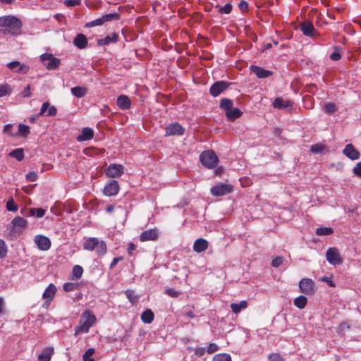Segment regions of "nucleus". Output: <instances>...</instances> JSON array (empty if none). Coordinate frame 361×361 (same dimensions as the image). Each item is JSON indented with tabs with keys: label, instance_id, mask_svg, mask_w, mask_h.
<instances>
[{
	"label": "nucleus",
	"instance_id": "f257e3e1",
	"mask_svg": "<svg viewBox=\"0 0 361 361\" xmlns=\"http://www.w3.org/2000/svg\"><path fill=\"white\" fill-rule=\"evenodd\" d=\"M22 25V21L14 16L8 15L0 17V27H6L3 30V33L5 35H19Z\"/></svg>",
	"mask_w": 361,
	"mask_h": 361
},
{
	"label": "nucleus",
	"instance_id": "f03ea898",
	"mask_svg": "<svg viewBox=\"0 0 361 361\" xmlns=\"http://www.w3.org/2000/svg\"><path fill=\"white\" fill-rule=\"evenodd\" d=\"M95 322L96 317L91 311H84L80 316V325L75 327V336H77L80 334L88 333Z\"/></svg>",
	"mask_w": 361,
	"mask_h": 361
},
{
	"label": "nucleus",
	"instance_id": "7ed1b4c3",
	"mask_svg": "<svg viewBox=\"0 0 361 361\" xmlns=\"http://www.w3.org/2000/svg\"><path fill=\"white\" fill-rule=\"evenodd\" d=\"M200 161L207 168L214 169L219 163V158L214 151L207 150L201 153Z\"/></svg>",
	"mask_w": 361,
	"mask_h": 361
},
{
	"label": "nucleus",
	"instance_id": "20e7f679",
	"mask_svg": "<svg viewBox=\"0 0 361 361\" xmlns=\"http://www.w3.org/2000/svg\"><path fill=\"white\" fill-rule=\"evenodd\" d=\"M40 60L48 70H54L59 67L61 60L53 56L52 54L44 53L40 56Z\"/></svg>",
	"mask_w": 361,
	"mask_h": 361
},
{
	"label": "nucleus",
	"instance_id": "39448f33",
	"mask_svg": "<svg viewBox=\"0 0 361 361\" xmlns=\"http://www.w3.org/2000/svg\"><path fill=\"white\" fill-rule=\"evenodd\" d=\"M27 221L19 216H16L11 222V232L20 235L27 227Z\"/></svg>",
	"mask_w": 361,
	"mask_h": 361
},
{
	"label": "nucleus",
	"instance_id": "423d86ee",
	"mask_svg": "<svg viewBox=\"0 0 361 361\" xmlns=\"http://www.w3.org/2000/svg\"><path fill=\"white\" fill-rule=\"evenodd\" d=\"M326 257L328 262L334 266L343 263V259L341 257L340 252L336 247H329L326 252Z\"/></svg>",
	"mask_w": 361,
	"mask_h": 361
},
{
	"label": "nucleus",
	"instance_id": "0eeeda50",
	"mask_svg": "<svg viewBox=\"0 0 361 361\" xmlns=\"http://www.w3.org/2000/svg\"><path fill=\"white\" fill-rule=\"evenodd\" d=\"M232 186L225 183H219L213 186L210 192L214 196H223L230 193L232 191Z\"/></svg>",
	"mask_w": 361,
	"mask_h": 361
},
{
	"label": "nucleus",
	"instance_id": "6e6552de",
	"mask_svg": "<svg viewBox=\"0 0 361 361\" xmlns=\"http://www.w3.org/2000/svg\"><path fill=\"white\" fill-rule=\"evenodd\" d=\"M165 136H180L183 135L185 129L178 123L174 122L168 125L165 128Z\"/></svg>",
	"mask_w": 361,
	"mask_h": 361
},
{
	"label": "nucleus",
	"instance_id": "1a4fd4ad",
	"mask_svg": "<svg viewBox=\"0 0 361 361\" xmlns=\"http://www.w3.org/2000/svg\"><path fill=\"white\" fill-rule=\"evenodd\" d=\"M230 83L224 80L215 82L209 89V93L214 97H218L229 87Z\"/></svg>",
	"mask_w": 361,
	"mask_h": 361
},
{
	"label": "nucleus",
	"instance_id": "9d476101",
	"mask_svg": "<svg viewBox=\"0 0 361 361\" xmlns=\"http://www.w3.org/2000/svg\"><path fill=\"white\" fill-rule=\"evenodd\" d=\"M34 242L37 245L39 250L47 251L51 247L50 239L43 235H37L34 238Z\"/></svg>",
	"mask_w": 361,
	"mask_h": 361
},
{
	"label": "nucleus",
	"instance_id": "9b49d317",
	"mask_svg": "<svg viewBox=\"0 0 361 361\" xmlns=\"http://www.w3.org/2000/svg\"><path fill=\"white\" fill-rule=\"evenodd\" d=\"M300 290L306 295H312L314 293V283L310 279H302L299 282Z\"/></svg>",
	"mask_w": 361,
	"mask_h": 361
},
{
	"label": "nucleus",
	"instance_id": "f8f14e48",
	"mask_svg": "<svg viewBox=\"0 0 361 361\" xmlns=\"http://www.w3.org/2000/svg\"><path fill=\"white\" fill-rule=\"evenodd\" d=\"M124 173V167L121 164H111L106 174L111 178H119Z\"/></svg>",
	"mask_w": 361,
	"mask_h": 361
},
{
	"label": "nucleus",
	"instance_id": "ddd939ff",
	"mask_svg": "<svg viewBox=\"0 0 361 361\" xmlns=\"http://www.w3.org/2000/svg\"><path fill=\"white\" fill-rule=\"evenodd\" d=\"M119 190V185L116 180H110L104 186L103 192L106 196L116 195Z\"/></svg>",
	"mask_w": 361,
	"mask_h": 361
},
{
	"label": "nucleus",
	"instance_id": "4468645a",
	"mask_svg": "<svg viewBox=\"0 0 361 361\" xmlns=\"http://www.w3.org/2000/svg\"><path fill=\"white\" fill-rule=\"evenodd\" d=\"M6 66L13 71H16L18 73L26 74L28 73L30 68L28 66L21 64L20 61H14L9 62L6 64Z\"/></svg>",
	"mask_w": 361,
	"mask_h": 361
},
{
	"label": "nucleus",
	"instance_id": "2eb2a0df",
	"mask_svg": "<svg viewBox=\"0 0 361 361\" xmlns=\"http://www.w3.org/2000/svg\"><path fill=\"white\" fill-rule=\"evenodd\" d=\"M250 69L258 78L260 79L267 78L273 75V72L271 71L266 70L257 66L252 65L250 67Z\"/></svg>",
	"mask_w": 361,
	"mask_h": 361
},
{
	"label": "nucleus",
	"instance_id": "dca6fc26",
	"mask_svg": "<svg viewBox=\"0 0 361 361\" xmlns=\"http://www.w3.org/2000/svg\"><path fill=\"white\" fill-rule=\"evenodd\" d=\"M343 153L351 160H357L360 157V152L352 144L346 145L343 150Z\"/></svg>",
	"mask_w": 361,
	"mask_h": 361
},
{
	"label": "nucleus",
	"instance_id": "f3484780",
	"mask_svg": "<svg viewBox=\"0 0 361 361\" xmlns=\"http://www.w3.org/2000/svg\"><path fill=\"white\" fill-rule=\"evenodd\" d=\"M158 237V233L156 228L149 229L143 231L140 235L141 242L148 240H155Z\"/></svg>",
	"mask_w": 361,
	"mask_h": 361
},
{
	"label": "nucleus",
	"instance_id": "a211bd4d",
	"mask_svg": "<svg viewBox=\"0 0 361 361\" xmlns=\"http://www.w3.org/2000/svg\"><path fill=\"white\" fill-rule=\"evenodd\" d=\"M300 30L303 35L308 37H312L315 32L314 27L310 21H304L300 23Z\"/></svg>",
	"mask_w": 361,
	"mask_h": 361
},
{
	"label": "nucleus",
	"instance_id": "6ab92c4d",
	"mask_svg": "<svg viewBox=\"0 0 361 361\" xmlns=\"http://www.w3.org/2000/svg\"><path fill=\"white\" fill-rule=\"evenodd\" d=\"M73 44L80 49H85L87 45V39L86 36L83 34H78L74 39Z\"/></svg>",
	"mask_w": 361,
	"mask_h": 361
},
{
	"label": "nucleus",
	"instance_id": "aec40b11",
	"mask_svg": "<svg viewBox=\"0 0 361 361\" xmlns=\"http://www.w3.org/2000/svg\"><path fill=\"white\" fill-rule=\"evenodd\" d=\"M117 106L122 110L129 109L131 106V102L129 97L126 95H120L117 98Z\"/></svg>",
	"mask_w": 361,
	"mask_h": 361
},
{
	"label": "nucleus",
	"instance_id": "412c9836",
	"mask_svg": "<svg viewBox=\"0 0 361 361\" xmlns=\"http://www.w3.org/2000/svg\"><path fill=\"white\" fill-rule=\"evenodd\" d=\"M93 136V130L90 128L85 127L82 129L81 134H80L76 139L78 142H82L91 140Z\"/></svg>",
	"mask_w": 361,
	"mask_h": 361
},
{
	"label": "nucleus",
	"instance_id": "4be33fe9",
	"mask_svg": "<svg viewBox=\"0 0 361 361\" xmlns=\"http://www.w3.org/2000/svg\"><path fill=\"white\" fill-rule=\"evenodd\" d=\"M118 35L116 33L114 32L103 39H97V45L99 46H105L109 44L110 43L116 42L118 41Z\"/></svg>",
	"mask_w": 361,
	"mask_h": 361
},
{
	"label": "nucleus",
	"instance_id": "5701e85b",
	"mask_svg": "<svg viewBox=\"0 0 361 361\" xmlns=\"http://www.w3.org/2000/svg\"><path fill=\"white\" fill-rule=\"evenodd\" d=\"M208 247V242L204 238H198L193 244V250L197 252L204 251Z\"/></svg>",
	"mask_w": 361,
	"mask_h": 361
},
{
	"label": "nucleus",
	"instance_id": "b1692460",
	"mask_svg": "<svg viewBox=\"0 0 361 361\" xmlns=\"http://www.w3.org/2000/svg\"><path fill=\"white\" fill-rule=\"evenodd\" d=\"M56 292V288L54 284L50 283L42 295V298L44 299H47L49 300H52Z\"/></svg>",
	"mask_w": 361,
	"mask_h": 361
},
{
	"label": "nucleus",
	"instance_id": "393cba45",
	"mask_svg": "<svg viewBox=\"0 0 361 361\" xmlns=\"http://www.w3.org/2000/svg\"><path fill=\"white\" fill-rule=\"evenodd\" d=\"M154 318V312L150 309H147L141 314V319L145 324H151Z\"/></svg>",
	"mask_w": 361,
	"mask_h": 361
},
{
	"label": "nucleus",
	"instance_id": "a878e982",
	"mask_svg": "<svg viewBox=\"0 0 361 361\" xmlns=\"http://www.w3.org/2000/svg\"><path fill=\"white\" fill-rule=\"evenodd\" d=\"M71 93L77 98H82L85 97L87 93V89L85 87L77 86L72 87Z\"/></svg>",
	"mask_w": 361,
	"mask_h": 361
},
{
	"label": "nucleus",
	"instance_id": "bb28decb",
	"mask_svg": "<svg viewBox=\"0 0 361 361\" xmlns=\"http://www.w3.org/2000/svg\"><path fill=\"white\" fill-rule=\"evenodd\" d=\"M290 106H291V102L290 101H285L283 99H281V97L276 98L273 103V106L274 108L279 109H285V108L289 107Z\"/></svg>",
	"mask_w": 361,
	"mask_h": 361
},
{
	"label": "nucleus",
	"instance_id": "cd10ccee",
	"mask_svg": "<svg viewBox=\"0 0 361 361\" xmlns=\"http://www.w3.org/2000/svg\"><path fill=\"white\" fill-rule=\"evenodd\" d=\"M53 353H54L53 348H47L44 349L38 355V360L39 361H49Z\"/></svg>",
	"mask_w": 361,
	"mask_h": 361
},
{
	"label": "nucleus",
	"instance_id": "c85d7f7f",
	"mask_svg": "<svg viewBox=\"0 0 361 361\" xmlns=\"http://www.w3.org/2000/svg\"><path fill=\"white\" fill-rule=\"evenodd\" d=\"M99 239L97 238H90L83 244V248L87 250H94L97 243H98Z\"/></svg>",
	"mask_w": 361,
	"mask_h": 361
},
{
	"label": "nucleus",
	"instance_id": "c756f323",
	"mask_svg": "<svg viewBox=\"0 0 361 361\" xmlns=\"http://www.w3.org/2000/svg\"><path fill=\"white\" fill-rule=\"evenodd\" d=\"M242 111L238 108H232L226 114V117L230 121H234L242 115Z\"/></svg>",
	"mask_w": 361,
	"mask_h": 361
},
{
	"label": "nucleus",
	"instance_id": "7c9ffc66",
	"mask_svg": "<svg viewBox=\"0 0 361 361\" xmlns=\"http://www.w3.org/2000/svg\"><path fill=\"white\" fill-rule=\"evenodd\" d=\"M233 101L230 99L223 98L220 101V107L226 111V114L233 108Z\"/></svg>",
	"mask_w": 361,
	"mask_h": 361
},
{
	"label": "nucleus",
	"instance_id": "2f4dec72",
	"mask_svg": "<svg viewBox=\"0 0 361 361\" xmlns=\"http://www.w3.org/2000/svg\"><path fill=\"white\" fill-rule=\"evenodd\" d=\"M102 20L103 24L106 22H112L114 20H118L120 18V14L118 13H111L108 14L103 15L101 17Z\"/></svg>",
	"mask_w": 361,
	"mask_h": 361
},
{
	"label": "nucleus",
	"instance_id": "473e14b6",
	"mask_svg": "<svg viewBox=\"0 0 361 361\" xmlns=\"http://www.w3.org/2000/svg\"><path fill=\"white\" fill-rule=\"evenodd\" d=\"M247 307L246 300H242L240 303H231V307L235 314L239 313L242 309H245Z\"/></svg>",
	"mask_w": 361,
	"mask_h": 361
},
{
	"label": "nucleus",
	"instance_id": "72a5a7b5",
	"mask_svg": "<svg viewBox=\"0 0 361 361\" xmlns=\"http://www.w3.org/2000/svg\"><path fill=\"white\" fill-rule=\"evenodd\" d=\"M45 214V210L42 208H31L29 209V213L25 214L27 216H36L37 218H42Z\"/></svg>",
	"mask_w": 361,
	"mask_h": 361
},
{
	"label": "nucleus",
	"instance_id": "f704fd0d",
	"mask_svg": "<svg viewBox=\"0 0 361 361\" xmlns=\"http://www.w3.org/2000/svg\"><path fill=\"white\" fill-rule=\"evenodd\" d=\"M307 300L304 295H300L295 298L293 303L299 309H303L307 305Z\"/></svg>",
	"mask_w": 361,
	"mask_h": 361
},
{
	"label": "nucleus",
	"instance_id": "c9c22d12",
	"mask_svg": "<svg viewBox=\"0 0 361 361\" xmlns=\"http://www.w3.org/2000/svg\"><path fill=\"white\" fill-rule=\"evenodd\" d=\"M310 151L314 154H322L324 152H328V149L326 145L318 143L312 145L310 147Z\"/></svg>",
	"mask_w": 361,
	"mask_h": 361
},
{
	"label": "nucleus",
	"instance_id": "e433bc0d",
	"mask_svg": "<svg viewBox=\"0 0 361 361\" xmlns=\"http://www.w3.org/2000/svg\"><path fill=\"white\" fill-rule=\"evenodd\" d=\"M94 250L96 251L98 255H103L106 252V245L104 241L98 240V243H97Z\"/></svg>",
	"mask_w": 361,
	"mask_h": 361
},
{
	"label": "nucleus",
	"instance_id": "4c0bfd02",
	"mask_svg": "<svg viewBox=\"0 0 361 361\" xmlns=\"http://www.w3.org/2000/svg\"><path fill=\"white\" fill-rule=\"evenodd\" d=\"M9 156L18 161H22L24 159L23 149L22 148L16 149L9 153Z\"/></svg>",
	"mask_w": 361,
	"mask_h": 361
},
{
	"label": "nucleus",
	"instance_id": "58836bf2",
	"mask_svg": "<svg viewBox=\"0 0 361 361\" xmlns=\"http://www.w3.org/2000/svg\"><path fill=\"white\" fill-rule=\"evenodd\" d=\"M82 273V267L80 265H75L72 271V279L75 280H78L79 279L81 278Z\"/></svg>",
	"mask_w": 361,
	"mask_h": 361
},
{
	"label": "nucleus",
	"instance_id": "ea45409f",
	"mask_svg": "<svg viewBox=\"0 0 361 361\" xmlns=\"http://www.w3.org/2000/svg\"><path fill=\"white\" fill-rule=\"evenodd\" d=\"M317 235H329L333 233V229L330 227L317 228L315 231Z\"/></svg>",
	"mask_w": 361,
	"mask_h": 361
},
{
	"label": "nucleus",
	"instance_id": "a19ab883",
	"mask_svg": "<svg viewBox=\"0 0 361 361\" xmlns=\"http://www.w3.org/2000/svg\"><path fill=\"white\" fill-rule=\"evenodd\" d=\"M6 209L8 211L15 212L18 209V204L14 202L13 198L10 197L6 202Z\"/></svg>",
	"mask_w": 361,
	"mask_h": 361
},
{
	"label": "nucleus",
	"instance_id": "79ce46f5",
	"mask_svg": "<svg viewBox=\"0 0 361 361\" xmlns=\"http://www.w3.org/2000/svg\"><path fill=\"white\" fill-rule=\"evenodd\" d=\"M212 361H232L231 357L227 353H220L215 355Z\"/></svg>",
	"mask_w": 361,
	"mask_h": 361
},
{
	"label": "nucleus",
	"instance_id": "37998d69",
	"mask_svg": "<svg viewBox=\"0 0 361 361\" xmlns=\"http://www.w3.org/2000/svg\"><path fill=\"white\" fill-rule=\"evenodd\" d=\"M12 90L11 87L7 85H0V97L8 96L11 94Z\"/></svg>",
	"mask_w": 361,
	"mask_h": 361
},
{
	"label": "nucleus",
	"instance_id": "c03bdc74",
	"mask_svg": "<svg viewBox=\"0 0 361 361\" xmlns=\"http://www.w3.org/2000/svg\"><path fill=\"white\" fill-rule=\"evenodd\" d=\"M18 133L21 135L23 137H26L28 134L30 133V128L29 126L24 125V124H20L18 126Z\"/></svg>",
	"mask_w": 361,
	"mask_h": 361
},
{
	"label": "nucleus",
	"instance_id": "a18cd8bd",
	"mask_svg": "<svg viewBox=\"0 0 361 361\" xmlns=\"http://www.w3.org/2000/svg\"><path fill=\"white\" fill-rule=\"evenodd\" d=\"M95 350L94 348H88L82 356L83 361H94L92 356L94 355Z\"/></svg>",
	"mask_w": 361,
	"mask_h": 361
},
{
	"label": "nucleus",
	"instance_id": "49530a36",
	"mask_svg": "<svg viewBox=\"0 0 361 361\" xmlns=\"http://www.w3.org/2000/svg\"><path fill=\"white\" fill-rule=\"evenodd\" d=\"M103 25L102 20L100 18H97L96 20H94L92 21L88 22L85 23V27L87 28L92 27L94 26H101Z\"/></svg>",
	"mask_w": 361,
	"mask_h": 361
},
{
	"label": "nucleus",
	"instance_id": "de8ad7c7",
	"mask_svg": "<svg viewBox=\"0 0 361 361\" xmlns=\"http://www.w3.org/2000/svg\"><path fill=\"white\" fill-rule=\"evenodd\" d=\"M78 287V283H71V282L65 283L63 286V290L66 292L74 290Z\"/></svg>",
	"mask_w": 361,
	"mask_h": 361
},
{
	"label": "nucleus",
	"instance_id": "09e8293b",
	"mask_svg": "<svg viewBox=\"0 0 361 361\" xmlns=\"http://www.w3.org/2000/svg\"><path fill=\"white\" fill-rule=\"evenodd\" d=\"M7 247L6 243L0 239V258H4L7 255Z\"/></svg>",
	"mask_w": 361,
	"mask_h": 361
},
{
	"label": "nucleus",
	"instance_id": "8fccbe9b",
	"mask_svg": "<svg viewBox=\"0 0 361 361\" xmlns=\"http://www.w3.org/2000/svg\"><path fill=\"white\" fill-rule=\"evenodd\" d=\"M232 8V5L230 3H228L224 6L219 7V13L221 14H228L231 12Z\"/></svg>",
	"mask_w": 361,
	"mask_h": 361
},
{
	"label": "nucleus",
	"instance_id": "3c124183",
	"mask_svg": "<svg viewBox=\"0 0 361 361\" xmlns=\"http://www.w3.org/2000/svg\"><path fill=\"white\" fill-rule=\"evenodd\" d=\"M126 295L131 302H135L137 300V297L135 295V293L132 290H127L126 291Z\"/></svg>",
	"mask_w": 361,
	"mask_h": 361
},
{
	"label": "nucleus",
	"instance_id": "603ef678",
	"mask_svg": "<svg viewBox=\"0 0 361 361\" xmlns=\"http://www.w3.org/2000/svg\"><path fill=\"white\" fill-rule=\"evenodd\" d=\"M324 109H325L326 113L332 114V113L336 111V105L334 103L329 102V103H326L324 105Z\"/></svg>",
	"mask_w": 361,
	"mask_h": 361
},
{
	"label": "nucleus",
	"instance_id": "864d4df0",
	"mask_svg": "<svg viewBox=\"0 0 361 361\" xmlns=\"http://www.w3.org/2000/svg\"><path fill=\"white\" fill-rule=\"evenodd\" d=\"M38 176L35 171H30L26 174V180L28 181L34 182L37 180Z\"/></svg>",
	"mask_w": 361,
	"mask_h": 361
},
{
	"label": "nucleus",
	"instance_id": "5fc2aeb1",
	"mask_svg": "<svg viewBox=\"0 0 361 361\" xmlns=\"http://www.w3.org/2000/svg\"><path fill=\"white\" fill-rule=\"evenodd\" d=\"M165 293L172 298H178L180 294V292L174 290L173 288H167L165 290Z\"/></svg>",
	"mask_w": 361,
	"mask_h": 361
},
{
	"label": "nucleus",
	"instance_id": "6e6d98bb",
	"mask_svg": "<svg viewBox=\"0 0 361 361\" xmlns=\"http://www.w3.org/2000/svg\"><path fill=\"white\" fill-rule=\"evenodd\" d=\"M283 262V257H276V258H274L272 260L271 264L274 267L277 268L282 264Z\"/></svg>",
	"mask_w": 361,
	"mask_h": 361
},
{
	"label": "nucleus",
	"instance_id": "4d7b16f0",
	"mask_svg": "<svg viewBox=\"0 0 361 361\" xmlns=\"http://www.w3.org/2000/svg\"><path fill=\"white\" fill-rule=\"evenodd\" d=\"M49 107V103L48 102H44L41 106L40 111L38 114V116H45V112L48 110Z\"/></svg>",
	"mask_w": 361,
	"mask_h": 361
},
{
	"label": "nucleus",
	"instance_id": "13d9d810",
	"mask_svg": "<svg viewBox=\"0 0 361 361\" xmlns=\"http://www.w3.org/2000/svg\"><path fill=\"white\" fill-rule=\"evenodd\" d=\"M80 0H65L64 1V4L68 7H72L77 5H80Z\"/></svg>",
	"mask_w": 361,
	"mask_h": 361
},
{
	"label": "nucleus",
	"instance_id": "bf43d9fd",
	"mask_svg": "<svg viewBox=\"0 0 361 361\" xmlns=\"http://www.w3.org/2000/svg\"><path fill=\"white\" fill-rule=\"evenodd\" d=\"M269 361H283V359L279 354L272 353L269 356Z\"/></svg>",
	"mask_w": 361,
	"mask_h": 361
},
{
	"label": "nucleus",
	"instance_id": "052dcab7",
	"mask_svg": "<svg viewBox=\"0 0 361 361\" xmlns=\"http://www.w3.org/2000/svg\"><path fill=\"white\" fill-rule=\"evenodd\" d=\"M57 114V109L54 106H50L48 108V111L45 116H54Z\"/></svg>",
	"mask_w": 361,
	"mask_h": 361
},
{
	"label": "nucleus",
	"instance_id": "680f3d73",
	"mask_svg": "<svg viewBox=\"0 0 361 361\" xmlns=\"http://www.w3.org/2000/svg\"><path fill=\"white\" fill-rule=\"evenodd\" d=\"M219 350V346L216 343H210L207 347V353L212 354Z\"/></svg>",
	"mask_w": 361,
	"mask_h": 361
},
{
	"label": "nucleus",
	"instance_id": "e2e57ef3",
	"mask_svg": "<svg viewBox=\"0 0 361 361\" xmlns=\"http://www.w3.org/2000/svg\"><path fill=\"white\" fill-rule=\"evenodd\" d=\"M31 96L30 92V85H27L22 92V97H29Z\"/></svg>",
	"mask_w": 361,
	"mask_h": 361
},
{
	"label": "nucleus",
	"instance_id": "0e129e2a",
	"mask_svg": "<svg viewBox=\"0 0 361 361\" xmlns=\"http://www.w3.org/2000/svg\"><path fill=\"white\" fill-rule=\"evenodd\" d=\"M353 173L357 176H361V162H358L353 169Z\"/></svg>",
	"mask_w": 361,
	"mask_h": 361
},
{
	"label": "nucleus",
	"instance_id": "69168bd1",
	"mask_svg": "<svg viewBox=\"0 0 361 361\" xmlns=\"http://www.w3.org/2000/svg\"><path fill=\"white\" fill-rule=\"evenodd\" d=\"M12 128H13V125L12 124H6L4 127L3 132L4 133L8 134V135H13V133L11 132Z\"/></svg>",
	"mask_w": 361,
	"mask_h": 361
},
{
	"label": "nucleus",
	"instance_id": "338daca9",
	"mask_svg": "<svg viewBox=\"0 0 361 361\" xmlns=\"http://www.w3.org/2000/svg\"><path fill=\"white\" fill-rule=\"evenodd\" d=\"M341 58V55L339 52H337V51H334L333 52L331 55H330V59L332 60V61H337L338 60H340Z\"/></svg>",
	"mask_w": 361,
	"mask_h": 361
},
{
	"label": "nucleus",
	"instance_id": "774afa93",
	"mask_svg": "<svg viewBox=\"0 0 361 361\" xmlns=\"http://www.w3.org/2000/svg\"><path fill=\"white\" fill-rule=\"evenodd\" d=\"M238 6L242 11H245L248 9V4L245 1L240 2Z\"/></svg>",
	"mask_w": 361,
	"mask_h": 361
}]
</instances>
